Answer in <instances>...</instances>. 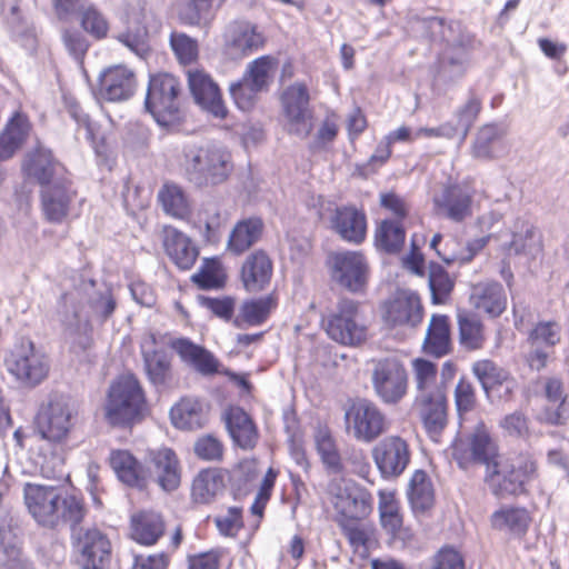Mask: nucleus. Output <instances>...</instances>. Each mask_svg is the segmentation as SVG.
Returning a JSON list of instances; mask_svg holds the SVG:
<instances>
[{"label":"nucleus","instance_id":"nucleus-1","mask_svg":"<svg viewBox=\"0 0 569 569\" xmlns=\"http://www.w3.org/2000/svg\"><path fill=\"white\" fill-rule=\"evenodd\" d=\"M109 460L119 480L129 487L143 490L149 479H153L164 491H173L180 485L178 459L174 451L169 448L153 453L148 472L127 450L111 451Z\"/></svg>","mask_w":569,"mask_h":569},{"label":"nucleus","instance_id":"nucleus-2","mask_svg":"<svg viewBox=\"0 0 569 569\" xmlns=\"http://www.w3.org/2000/svg\"><path fill=\"white\" fill-rule=\"evenodd\" d=\"M23 497L29 513L42 527L80 525L87 513L81 498L53 486L26 483Z\"/></svg>","mask_w":569,"mask_h":569},{"label":"nucleus","instance_id":"nucleus-3","mask_svg":"<svg viewBox=\"0 0 569 569\" xmlns=\"http://www.w3.org/2000/svg\"><path fill=\"white\" fill-rule=\"evenodd\" d=\"M538 477L537 462L528 453L515 458L500 457L485 472V482L498 498L519 496L526 492V485Z\"/></svg>","mask_w":569,"mask_h":569},{"label":"nucleus","instance_id":"nucleus-4","mask_svg":"<svg viewBox=\"0 0 569 569\" xmlns=\"http://www.w3.org/2000/svg\"><path fill=\"white\" fill-rule=\"evenodd\" d=\"M184 171L197 187L223 182L230 171V154L214 144H190L184 148Z\"/></svg>","mask_w":569,"mask_h":569},{"label":"nucleus","instance_id":"nucleus-5","mask_svg":"<svg viewBox=\"0 0 569 569\" xmlns=\"http://www.w3.org/2000/svg\"><path fill=\"white\" fill-rule=\"evenodd\" d=\"M8 375L21 387L36 388L49 375V357L38 349L31 340H22L10 348L3 358Z\"/></svg>","mask_w":569,"mask_h":569},{"label":"nucleus","instance_id":"nucleus-6","mask_svg":"<svg viewBox=\"0 0 569 569\" xmlns=\"http://www.w3.org/2000/svg\"><path fill=\"white\" fill-rule=\"evenodd\" d=\"M144 405V393L138 379L133 375H124L109 388L104 417L112 426H128L140 418Z\"/></svg>","mask_w":569,"mask_h":569},{"label":"nucleus","instance_id":"nucleus-7","mask_svg":"<svg viewBox=\"0 0 569 569\" xmlns=\"http://www.w3.org/2000/svg\"><path fill=\"white\" fill-rule=\"evenodd\" d=\"M343 418L347 435L363 443L373 442L389 428L386 415L367 398L349 399Z\"/></svg>","mask_w":569,"mask_h":569},{"label":"nucleus","instance_id":"nucleus-8","mask_svg":"<svg viewBox=\"0 0 569 569\" xmlns=\"http://www.w3.org/2000/svg\"><path fill=\"white\" fill-rule=\"evenodd\" d=\"M181 84L170 73L153 74L149 79L144 108L160 126H169L179 118Z\"/></svg>","mask_w":569,"mask_h":569},{"label":"nucleus","instance_id":"nucleus-9","mask_svg":"<svg viewBox=\"0 0 569 569\" xmlns=\"http://www.w3.org/2000/svg\"><path fill=\"white\" fill-rule=\"evenodd\" d=\"M370 381L375 395L386 405H397L407 395L408 372L395 356L372 359Z\"/></svg>","mask_w":569,"mask_h":569},{"label":"nucleus","instance_id":"nucleus-10","mask_svg":"<svg viewBox=\"0 0 569 569\" xmlns=\"http://www.w3.org/2000/svg\"><path fill=\"white\" fill-rule=\"evenodd\" d=\"M77 410L73 403L64 396L50 397L38 413L36 430L41 439L53 443H61L67 439Z\"/></svg>","mask_w":569,"mask_h":569},{"label":"nucleus","instance_id":"nucleus-11","mask_svg":"<svg viewBox=\"0 0 569 569\" xmlns=\"http://www.w3.org/2000/svg\"><path fill=\"white\" fill-rule=\"evenodd\" d=\"M328 336L345 346H357L366 340L367 328L360 320L359 305L351 299H340L323 319Z\"/></svg>","mask_w":569,"mask_h":569},{"label":"nucleus","instance_id":"nucleus-12","mask_svg":"<svg viewBox=\"0 0 569 569\" xmlns=\"http://www.w3.org/2000/svg\"><path fill=\"white\" fill-rule=\"evenodd\" d=\"M332 281L342 289L363 292L369 279V264L359 251H340L329 257Z\"/></svg>","mask_w":569,"mask_h":569},{"label":"nucleus","instance_id":"nucleus-13","mask_svg":"<svg viewBox=\"0 0 569 569\" xmlns=\"http://www.w3.org/2000/svg\"><path fill=\"white\" fill-rule=\"evenodd\" d=\"M73 546L79 552L81 569H108L111 560V542L97 528L71 526Z\"/></svg>","mask_w":569,"mask_h":569},{"label":"nucleus","instance_id":"nucleus-14","mask_svg":"<svg viewBox=\"0 0 569 569\" xmlns=\"http://www.w3.org/2000/svg\"><path fill=\"white\" fill-rule=\"evenodd\" d=\"M453 459L460 469L467 470L471 465H481L488 470L501 456L498 446L483 425L478 426L468 437L467 443L455 446Z\"/></svg>","mask_w":569,"mask_h":569},{"label":"nucleus","instance_id":"nucleus-15","mask_svg":"<svg viewBox=\"0 0 569 569\" xmlns=\"http://www.w3.org/2000/svg\"><path fill=\"white\" fill-rule=\"evenodd\" d=\"M309 102V91L302 82L289 86L282 93L287 130L301 139L307 138L312 130V111Z\"/></svg>","mask_w":569,"mask_h":569},{"label":"nucleus","instance_id":"nucleus-16","mask_svg":"<svg viewBox=\"0 0 569 569\" xmlns=\"http://www.w3.org/2000/svg\"><path fill=\"white\" fill-rule=\"evenodd\" d=\"M372 459L386 480L399 478L411 460L408 442L399 436H387L371 450Z\"/></svg>","mask_w":569,"mask_h":569},{"label":"nucleus","instance_id":"nucleus-17","mask_svg":"<svg viewBox=\"0 0 569 569\" xmlns=\"http://www.w3.org/2000/svg\"><path fill=\"white\" fill-rule=\"evenodd\" d=\"M77 199V189L69 177L40 189L42 214L51 223L64 222L74 211Z\"/></svg>","mask_w":569,"mask_h":569},{"label":"nucleus","instance_id":"nucleus-18","mask_svg":"<svg viewBox=\"0 0 569 569\" xmlns=\"http://www.w3.org/2000/svg\"><path fill=\"white\" fill-rule=\"evenodd\" d=\"M22 171L26 179L38 184L40 189L69 177L64 166L53 157L49 149L43 147H38L27 153Z\"/></svg>","mask_w":569,"mask_h":569},{"label":"nucleus","instance_id":"nucleus-19","mask_svg":"<svg viewBox=\"0 0 569 569\" xmlns=\"http://www.w3.org/2000/svg\"><path fill=\"white\" fill-rule=\"evenodd\" d=\"M472 202L470 188L459 183L447 184L433 196L436 213L457 223L472 216Z\"/></svg>","mask_w":569,"mask_h":569},{"label":"nucleus","instance_id":"nucleus-20","mask_svg":"<svg viewBox=\"0 0 569 569\" xmlns=\"http://www.w3.org/2000/svg\"><path fill=\"white\" fill-rule=\"evenodd\" d=\"M451 30L447 38V48L440 59L442 70L450 69L453 74L461 76L469 59V53L476 49L475 34L469 32L460 22L451 21Z\"/></svg>","mask_w":569,"mask_h":569},{"label":"nucleus","instance_id":"nucleus-21","mask_svg":"<svg viewBox=\"0 0 569 569\" xmlns=\"http://www.w3.org/2000/svg\"><path fill=\"white\" fill-rule=\"evenodd\" d=\"M264 38L254 24L248 21H233L224 31V53L232 60L242 59L262 48Z\"/></svg>","mask_w":569,"mask_h":569},{"label":"nucleus","instance_id":"nucleus-22","mask_svg":"<svg viewBox=\"0 0 569 569\" xmlns=\"http://www.w3.org/2000/svg\"><path fill=\"white\" fill-rule=\"evenodd\" d=\"M187 76L194 101L213 117L223 119L227 116V108L218 84L202 70H188Z\"/></svg>","mask_w":569,"mask_h":569},{"label":"nucleus","instance_id":"nucleus-23","mask_svg":"<svg viewBox=\"0 0 569 569\" xmlns=\"http://www.w3.org/2000/svg\"><path fill=\"white\" fill-rule=\"evenodd\" d=\"M332 231L343 241L361 244L367 237V216L355 206L337 207L330 217Z\"/></svg>","mask_w":569,"mask_h":569},{"label":"nucleus","instance_id":"nucleus-24","mask_svg":"<svg viewBox=\"0 0 569 569\" xmlns=\"http://www.w3.org/2000/svg\"><path fill=\"white\" fill-rule=\"evenodd\" d=\"M386 321L396 326L416 327L422 321V306L417 293L399 290L386 306Z\"/></svg>","mask_w":569,"mask_h":569},{"label":"nucleus","instance_id":"nucleus-25","mask_svg":"<svg viewBox=\"0 0 569 569\" xmlns=\"http://www.w3.org/2000/svg\"><path fill=\"white\" fill-rule=\"evenodd\" d=\"M134 90L136 76L127 67H110L99 78V93L107 101L118 102L128 100Z\"/></svg>","mask_w":569,"mask_h":569},{"label":"nucleus","instance_id":"nucleus-26","mask_svg":"<svg viewBox=\"0 0 569 569\" xmlns=\"http://www.w3.org/2000/svg\"><path fill=\"white\" fill-rule=\"evenodd\" d=\"M273 264L263 250H254L243 261L240 270V279L243 288L251 293H257L270 283Z\"/></svg>","mask_w":569,"mask_h":569},{"label":"nucleus","instance_id":"nucleus-27","mask_svg":"<svg viewBox=\"0 0 569 569\" xmlns=\"http://www.w3.org/2000/svg\"><path fill=\"white\" fill-rule=\"evenodd\" d=\"M222 419L233 443L241 449H253L259 439V432L251 417L238 406L223 411Z\"/></svg>","mask_w":569,"mask_h":569},{"label":"nucleus","instance_id":"nucleus-28","mask_svg":"<svg viewBox=\"0 0 569 569\" xmlns=\"http://www.w3.org/2000/svg\"><path fill=\"white\" fill-rule=\"evenodd\" d=\"M415 406L419 410L423 427L429 437L437 441L448 423V403L446 392L430 397L416 398Z\"/></svg>","mask_w":569,"mask_h":569},{"label":"nucleus","instance_id":"nucleus-29","mask_svg":"<svg viewBox=\"0 0 569 569\" xmlns=\"http://www.w3.org/2000/svg\"><path fill=\"white\" fill-rule=\"evenodd\" d=\"M469 302L478 312L499 317L507 307V296L501 283L485 281L471 286Z\"/></svg>","mask_w":569,"mask_h":569},{"label":"nucleus","instance_id":"nucleus-30","mask_svg":"<svg viewBox=\"0 0 569 569\" xmlns=\"http://www.w3.org/2000/svg\"><path fill=\"white\" fill-rule=\"evenodd\" d=\"M162 244L166 253L178 268L188 270L194 264L198 250L190 238L177 228L163 227Z\"/></svg>","mask_w":569,"mask_h":569},{"label":"nucleus","instance_id":"nucleus-31","mask_svg":"<svg viewBox=\"0 0 569 569\" xmlns=\"http://www.w3.org/2000/svg\"><path fill=\"white\" fill-rule=\"evenodd\" d=\"M507 134L506 127L500 123H487L479 128L471 146L475 159L492 160L502 150V141Z\"/></svg>","mask_w":569,"mask_h":569},{"label":"nucleus","instance_id":"nucleus-32","mask_svg":"<svg viewBox=\"0 0 569 569\" xmlns=\"http://www.w3.org/2000/svg\"><path fill=\"white\" fill-rule=\"evenodd\" d=\"M335 509L340 521L360 520L371 511V497L360 489L341 490L335 499Z\"/></svg>","mask_w":569,"mask_h":569},{"label":"nucleus","instance_id":"nucleus-33","mask_svg":"<svg viewBox=\"0 0 569 569\" xmlns=\"http://www.w3.org/2000/svg\"><path fill=\"white\" fill-rule=\"evenodd\" d=\"M264 223L261 218L250 217L236 223L228 239V250L233 254H241L262 237Z\"/></svg>","mask_w":569,"mask_h":569},{"label":"nucleus","instance_id":"nucleus-34","mask_svg":"<svg viewBox=\"0 0 569 569\" xmlns=\"http://www.w3.org/2000/svg\"><path fill=\"white\" fill-rule=\"evenodd\" d=\"M450 348L449 318L445 315H432L423 341L425 352L440 358L448 355Z\"/></svg>","mask_w":569,"mask_h":569},{"label":"nucleus","instance_id":"nucleus-35","mask_svg":"<svg viewBox=\"0 0 569 569\" xmlns=\"http://www.w3.org/2000/svg\"><path fill=\"white\" fill-rule=\"evenodd\" d=\"M166 529L161 515L142 511L131 517V537L140 545H154Z\"/></svg>","mask_w":569,"mask_h":569},{"label":"nucleus","instance_id":"nucleus-36","mask_svg":"<svg viewBox=\"0 0 569 569\" xmlns=\"http://www.w3.org/2000/svg\"><path fill=\"white\" fill-rule=\"evenodd\" d=\"M172 348L180 358L194 367L202 375H213L218 371V361L207 349L194 345L188 339H177Z\"/></svg>","mask_w":569,"mask_h":569},{"label":"nucleus","instance_id":"nucleus-37","mask_svg":"<svg viewBox=\"0 0 569 569\" xmlns=\"http://www.w3.org/2000/svg\"><path fill=\"white\" fill-rule=\"evenodd\" d=\"M507 250L515 254H526L535 258L542 250L541 236L529 222L517 220L512 232V240Z\"/></svg>","mask_w":569,"mask_h":569},{"label":"nucleus","instance_id":"nucleus-38","mask_svg":"<svg viewBox=\"0 0 569 569\" xmlns=\"http://www.w3.org/2000/svg\"><path fill=\"white\" fill-rule=\"evenodd\" d=\"M408 499L415 513H425L435 503L432 482L423 470H416L409 481Z\"/></svg>","mask_w":569,"mask_h":569},{"label":"nucleus","instance_id":"nucleus-39","mask_svg":"<svg viewBox=\"0 0 569 569\" xmlns=\"http://www.w3.org/2000/svg\"><path fill=\"white\" fill-rule=\"evenodd\" d=\"M459 342L466 350H479L486 341L485 328L476 313L459 311L457 315Z\"/></svg>","mask_w":569,"mask_h":569},{"label":"nucleus","instance_id":"nucleus-40","mask_svg":"<svg viewBox=\"0 0 569 569\" xmlns=\"http://www.w3.org/2000/svg\"><path fill=\"white\" fill-rule=\"evenodd\" d=\"M379 513L381 525L395 539L406 541L411 538L409 529L403 528L402 516L398 502L392 495L380 493Z\"/></svg>","mask_w":569,"mask_h":569},{"label":"nucleus","instance_id":"nucleus-41","mask_svg":"<svg viewBox=\"0 0 569 569\" xmlns=\"http://www.w3.org/2000/svg\"><path fill=\"white\" fill-rule=\"evenodd\" d=\"M170 418L174 427L179 429L201 428L206 416L200 401L183 398L170 410Z\"/></svg>","mask_w":569,"mask_h":569},{"label":"nucleus","instance_id":"nucleus-42","mask_svg":"<svg viewBox=\"0 0 569 569\" xmlns=\"http://www.w3.org/2000/svg\"><path fill=\"white\" fill-rule=\"evenodd\" d=\"M277 305V298L272 293L246 300L240 307L236 322L242 321L251 327L260 326L267 321Z\"/></svg>","mask_w":569,"mask_h":569},{"label":"nucleus","instance_id":"nucleus-43","mask_svg":"<svg viewBox=\"0 0 569 569\" xmlns=\"http://www.w3.org/2000/svg\"><path fill=\"white\" fill-rule=\"evenodd\" d=\"M412 368L417 389L416 398L446 392L443 387L437 385L438 370L433 362L418 358L412 361Z\"/></svg>","mask_w":569,"mask_h":569},{"label":"nucleus","instance_id":"nucleus-44","mask_svg":"<svg viewBox=\"0 0 569 569\" xmlns=\"http://www.w3.org/2000/svg\"><path fill=\"white\" fill-rule=\"evenodd\" d=\"M530 516L525 508L503 507L491 516V525L498 530H509L516 535H523L529 526Z\"/></svg>","mask_w":569,"mask_h":569},{"label":"nucleus","instance_id":"nucleus-45","mask_svg":"<svg viewBox=\"0 0 569 569\" xmlns=\"http://www.w3.org/2000/svg\"><path fill=\"white\" fill-rule=\"evenodd\" d=\"M223 487V477L217 470L207 469L194 478L191 493L196 502L209 503Z\"/></svg>","mask_w":569,"mask_h":569},{"label":"nucleus","instance_id":"nucleus-46","mask_svg":"<svg viewBox=\"0 0 569 569\" xmlns=\"http://www.w3.org/2000/svg\"><path fill=\"white\" fill-rule=\"evenodd\" d=\"M406 239L403 226L396 220H383L378 226L375 234L377 248L388 253L398 252Z\"/></svg>","mask_w":569,"mask_h":569},{"label":"nucleus","instance_id":"nucleus-47","mask_svg":"<svg viewBox=\"0 0 569 569\" xmlns=\"http://www.w3.org/2000/svg\"><path fill=\"white\" fill-rule=\"evenodd\" d=\"M144 370L149 381L161 387L171 377V363L168 353L163 350L143 351Z\"/></svg>","mask_w":569,"mask_h":569},{"label":"nucleus","instance_id":"nucleus-48","mask_svg":"<svg viewBox=\"0 0 569 569\" xmlns=\"http://www.w3.org/2000/svg\"><path fill=\"white\" fill-rule=\"evenodd\" d=\"M489 236L469 241L465 248L456 250L458 242L456 239L446 241L443 251H439V257L448 264L453 262L468 263L473 257L482 250L489 241Z\"/></svg>","mask_w":569,"mask_h":569},{"label":"nucleus","instance_id":"nucleus-49","mask_svg":"<svg viewBox=\"0 0 569 569\" xmlns=\"http://www.w3.org/2000/svg\"><path fill=\"white\" fill-rule=\"evenodd\" d=\"M428 269V283L432 302L443 305L447 302L455 288V280L439 263L431 262Z\"/></svg>","mask_w":569,"mask_h":569},{"label":"nucleus","instance_id":"nucleus-50","mask_svg":"<svg viewBox=\"0 0 569 569\" xmlns=\"http://www.w3.org/2000/svg\"><path fill=\"white\" fill-rule=\"evenodd\" d=\"M158 199L163 211L174 218L183 219L190 212L187 197L177 184H164L158 193Z\"/></svg>","mask_w":569,"mask_h":569},{"label":"nucleus","instance_id":"nucleus-51","mask_svg":"<svg viewBox=\"0 0 569 569\" xmlns=\"http://www.w3.org/2000/svg\"><path fill=\"white\" fill-rule=\"evenodd\" d=\"M471 371L480 382L487 398L490 397V392H492L497 388V385L501 382V380H505L506 376L509 373L489 359L476 361L472 365Z\"/></svg>","mask_w":569,"mask_h":569},{"label":"nucleus","instance_id":"nucleus-52","mask_svg":"<svg viewBox=\"0 0 569 569\" xmlns=\"http://www.w3.org/2000/svg\"><path fill=\"white\" fill-rule=\"evenodd\" d=\"M274 69V61L269 56H263L251 61L243 76L256 90H268L272 80V72Z\"/></svg>","mask_w":569,"mask_h":569},{"label":"nucleus","instance_id":"nucleus-53","mask_svg":"<svg viewBox=\"0 0 569 569\" xmlns=\"http://www.w3.org/2000/svg\"><path fill=\"white\" fill-rule=\"evenodd\" d=\"M481 109L482 101L480 97L475 91H470L466 102L455 111V120L461 128V142L466 140L471 127L477 121Z\"/></svg>","mask_w":569,"mask_h":569},{"label":"nucleus","instance_id":"nucleus-54","mask_svg":"<svg viewBox=\"0 0 569 569\" xmlns=\"http://www.w3.org/2000/svg\"><path fill=\"white\" fill-rule=\"evenodd\" d=\"M80 23L86 32L97 40L104 39L109 32V22L106 16L94 6H84L79 11Z\"/></svg>","mask_w":569,"mask_h":569},{"label":"nucleus","instance_id":"nucleus-55","mask_svg":"<svg viewBox=\"0 0 569 569\" xmlns=\"http://www.w3.org/2000/svg\"><path fill=\"white\" fill-rule=\"evenodd\" d=\"M116 39L140 59H146L150 53L148 31L142 27L119 32Z\"/></svg>","mask_w":569,"mask_h":569},{"label":"nucleus","instance_id":"nucleus-56","mask_svg":"<svg viewBox=\"0 0 569 569\" xmlns=\"http://www.w3.org/2000/svg\"><path fill=\"white\" fill-rule=\"evenodd\" d=\"M170 47L180 63L189 64L198 58V42L186 33L172 32L170 34Z\"/></svg>","mask_w":569,"mask_h":569},{"label":"nucleus","instance_id":"nucleus-57","mask_svg":"<svg viewBox=\"0 0 569 569\" xmlns=\"http://www.w3.org/2000/svg\"><path fill=\"white\" fill-rule=\"evenodd\" d=\"M418 30L432 42L446 43L452 32L451 21L447 22L440 17H428L418 20Z\"/></svg>","mask_w":569,"mask_h":569},{"label":"nucleus","instance_id":"nucleus-58","mask_svg":"<svg viewBox=\"0 0 569 569\" xmlns=\"http://www.w3.org/2000/svg\"><path fill=\"white\" fill-rule=\"evenodd\" d=\"M455 405L459 416L468 413L476 408V390L466 378H460L455 388Z\"/></svg>","mask_w":569,"mask_h":569},{"label":"nucleus","instance_id":"nucleus-59","mask_svg":"<svg viewBox=\"0 0 569 569\" xmlns=\"http://www.w3.org/2000/svg\"><path fill=\"white\" fill-rule=\"evenodd\" d=\"M229 92L238 108L246 111L253 106L256 96L260 91L256 90V88H253V86L242 77L240 80L232 82L229 86Z\"/></svg>","mask_w":569,"mask_h":569},{"label":"nucleus","instance_id":"nucleus-60","mask_svg":"<svg viewBox=\"0 0 569 569\" xmlns=\"http://www.w3.org/2000/svg\"><path fill=\"white\" fill-rule=\"evenodd\" d=\"M560 326L555 321L539 322L531 330L529 339L532 346L546 345L553 347L560 341Z\"/></svg>","mask_w":569,"mask_h":569},{"label":"nucleus","instance_id":"nucleus-61","mask_svg":"<svg viewBox=\"0 0 569 569\" xmlns=\"http://www.w3.org/2000/svg\"><path fill=\"white\" fill-rule=\"evenodd\" d=\"M339 525L352 548L356 550L360 548L367 550V543L371 533L369 526L359 523L358 520L340 521Z\"/></svg>","mask_w":569,"mask_h":569},{"label":"nucleus","instance_id":"nucleus-62","mask_svg":"<svg viewBox=\"0 0 569 569\" xmlns=\"http://www.w3.org/2000/svg\"><path fill=\"white\" fill-rule=\"evenodd\" d=\"M92 315L100 321H107L117 308V301L111 291L106 289L103 292L96 293L89 301Z\"/></svg>","mask_w":569,"mask_h":569},{"label":"nucleus","instance_id":"nucleus-63","mask_svg":"<svg viewBox=\"0 0 569 569\" xmlns=\"http://www.w3.org/2000/svg\"><path fill=\"white\" fill-rule=\"evenodd\" d=\"M212 0H189L180 10V18L184 23L199 24L207 19Z\"/></svg>","mask_w":569,"mask_h":569},{"label":"nucleus","instance_id":"nucleus-64","mask_svg":"<svg viewBox=\"0 0 569 569\" xmlns=\"http://www.w3.org/2000/svg\"><path fill=\"white\" fill-rule=\"evenodd\" d=\"M0 11L13 34L24 36L27 33L17 0H0Z\"/></svg>","mask_w":569,"mask_h":569}]
</instances>
